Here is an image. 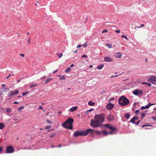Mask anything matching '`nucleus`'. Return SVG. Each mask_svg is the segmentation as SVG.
I'll return each mask as SVG.
<instances>
[{
	"mask_svg": "<svg viewBox=\"0 0 156 156\" xmlns=\"http://www.w3.org/2000/svg\"><path fill=\"white\" fill-rule=\"evenodd\" d=\"M148 81L149 82L156 85V77L154 76H151L148 80Z\"/></svg>",
	"mask_w": 156,
	"mask_h": 156,
	"instance_id": "obj_7",
	"label": "nucleus"
},
{
	"mask_svg": "<svg viewBox=\"0 0 156 156\" xmlns=\"http://www.w3.org/2000/svg\"><path fill=\"white\" fill-rule=\"evenodd\" d=\"M11 76V74H9V76H8V77H7L6 78L7 79H8L9 78V77H10Z\"/></svg>",
	"mask_w": 156,
	"mask_h": 156,
	"instance_id": "obj_61",
	"label": "nucleus"
},
{
	"mask_svg": "<svg viewBox=\"0 0 156 156\" xmlns=\"http://www.w3.org/2000/svg\"><path fill=\"white\" fill-rule=\"evenodd\" d=\"M74 66V65L73 64H72L70 66L71 67H73Z\"/></svg>",
	"mask_w": 156,
	"mask_h": 156,
	"instance_id": "obj_58",
	"label": "nucleus"
},
{
	"mask_svg": "<svg viewBox=\"0 0 156 156\" xmlns=\"http://www.w3.org/2000/svg\"><path fill=\"white\" fill-rule=\"evenodd\" d=\"M56 133H54L52 135H50L49 136L51 138L54 137H55V136L56 135Z\"/></svg>",
	"mask_w": 156,
	"mask_h": 156,
	"instance_id": "obj_31",
	"label": "nucleus"
},
{
	"mask_svg": "<svg viewBox=\"0 0 156 156\" xmlns=\"http://www.w3.org/2000/svg\"><path fill=\"white\" fill-rule=\"evenodd\" d=\"M77 106L73 107L69 109V111L70 112H72L74 111H76L77 110Z\"/></svg>",
	"mask_w": 156,
	"mask_h": 156,
	"instance_id": "obj_16",
	"label": "nucleus"
},
{
	"mask_svg": "<svg viewBox=\"0 0 156 156\" xmlns=\"http://www.w3.org/2000/svg\"><path fill=\"white\" fill-rule=\"evenodd\" d=\"M53 79L52 78H49L44 80V84H46L48 83V82L51 81Z\"/></svg>",
	"mask_w": 156,
	"mask_h": 156,
	"instance_id": "obj_18",
	"label": "nucleus"
},
{
	"mask_svg": "<svg viewBox=\"0 0 156 156\" xmlns=\"http://www.w3.org/2000/svg\"><path fill=\"white\" fill-rule=\"evenodd\" d=\"M2 87H4L5 86V84H2Z\"/></svg>",
	"mask_w": 156,
	"mask_h": 156,
	"instance_id": "obj_63",
	"label": "nucleus"
},
{
	"mask_svg": "<svg viewBox=\"0 0 156 156\" xmlns=\"http://www.w3.org/2000/svg\"><path fill=\"white\" fill-rule=\"evenodd\" d=\"M152 119H155V120H156V119H155V117L154 116H153V117H152Z\"/></svg>",
	"mask_w": 156,
	"mask_h": 156,
	"instance_id": "obj_62",
	"label": "nucleus"
},
{
	"mask_svg": "<svg viewBox=\"0 0 156 156\" xmlns=\"http://www.w3.org/2000/svg\"><path fill=\"white\" fill-rule=\"evenodd\" d=\"M28 93V92H25V93H23L22 94V95H23V96H24L25 95L27 94V93Z\"/></svg>",
	"mask_w": 156,
	"mask_h": 156,
	"instance_id": "obj_42",
	"label": "nucleus"
},
{
	"mask_svg": "<svg viewBox=\"0 0 156 156\" xmlns=\"http://www.w3.org/2000/svg\"><path fill=\"white\" fill-rule=\"evenodd\" d=\"M82 46V45H78L77 47V48H80Z\"/></svg>",
	"mask_w": 156,
	"mask_h": 156,
	"instance_id": "obj_54",
	"label": "nucleus"
},
{
	"mask_svg": "<svg viewBox=\"0 0 156 156\" xmlns=\"http://www.w3.org/2000/svg\"><path fill=\"white\" fill-rule=\"evenodd\" d=\"M119 103L121 106H123L129 105V101L126 97L122 96L119 99Z\"/></svg>",
	"mask_w": 156,
	"mask_h": 156,
	"instance_id": "obj_3",
	"label": "nucleus"
},
{
	"mask_svg": "<svg viewBox=\"0 0 156 156\" xmlns=\"http://www.w3.org/2000/svg\"><path fill=\"white\" fill-rule=\"evenodd\" d=\"M133 93L136 95H141L143 94V92L142 90L136 89L133 91Z\"/></svg>",
	"mask_w": 156,
	"mask_h": 156,
	"instance_id": "obj_9",
	"label": "nucleus"
},
{
	"mask_svg": "<svg viewBox=\"0 0 156 156\" xmlns=\"http://www.w3.org/2000/svg\"><path fill=\"white\" fill-rule=\"evenodd\" d=\"M107 120L108 121L111 122L114 120V116L111 114H109L107 116Z\"/></svg>",
	"mask_w": 156,
	"mask_h": 156,
	"instance_id": "obj_12",
	"label": "nucleus"
},
{
	"mask_svg": "<svg viewBox=\"0 0 156 156\" xmlns=\"http://www.w3.org/2000/svg\"><path fill=\"white\" fill-rule=\"evenodd\" d=\"M58 71V69H57L56 70H55L54 71H53V72H52V73H56Z\"/></svg>",
	"mask_w": 156,
	"mask_h": 156,
	"instance_id": "obj_51",
	"label": "nucleus"
},
{
	"mask_svg": "<svg viewBox=\"0 0 156 156\" xmlns=\"http://www.w3.org/2000/svg\"><path fill=\"white\" fill-rule=\"evenodd\" d=\"M46 78V77L45 76H43V77H41V78H40V79L41 80H43L44 79H45Z\"/></svg>",
	"mask_w": 156,
	"mask_h": 156,
	"instance_id": "obj_37",
	"label": "nucleus"
},
{
	"mask_svg": "<svg viewBox=\"0 0 156 156\" xmlns=\"http://www.w3.org/2000/svg\"><path fill=\"white\" fill-rule=\"evenodd\" d=\"M51 127V126H46L45 128V129H47L48 128H50Z\"/></svg>",
	"mask_w": 156,
	"mask_h": 156,
	"instance_id": "obj_44",
	"label": "nucleus"
},
{
	"mask_svg": "<svg viewBox=\"0 0 156 156\" xmlns=\"http://www.w3.org/2000/svg\"><path fill=\"white\" fill-rule=\"evenodd\" d=\"M12 112V110L9 108H7L6 109V112L7 113H9Z\"/></svg>",
	"mask_w": 156,
	"mask_h": 156,
	"instance_id": "obj_24",
	"label": "nucleus"
},
{
	"mask_svg": "<svg viewBox=\"0 0 156 156\" xmlns=\"http://www.w3.org/2000/svg\"><path fill=\"white\" fill-rule=\"evenodd\" d=\"M104 61L108 62H112L113 61L112 58L108 56H106L104 58Z\"/></svg>",
	"mask_w": 156,
	"mask_h": 156,
	"instance_id": "obj_14",
	"label": "nucleus"
},
{
	"mask_svg": "<svg viewBox=\"0 0 156 156\" xmlns=\"http://www.w3.org/2000/svg\"><path fill=\"white\" fill-rule=\"evenodd\" d=\"M146 115V113H143L141 114V119H143V118L145 117Z\"/></svg>",
	"mask_w": 156,
	"mask_h": 156,
	"instance_id": "obj_25",
	"label": "nucleus"
},
{
	"mask_svg": "<svg viewBox=\"0 0 156 156\" xmlns=\"http://www.w3.org/2000/svg\"><path fill=\"white\" fill-rule=\"evenodd\" d=\"M108 31V30L106 29H105V30H103L102 32V33H105V32H107Z\"/></svg>",
	"mask_w": 156,
	"mask_h": 156,
	"instance_id": "obj_39",
	"label": "nucleus"
},
{
	"mask_svg": "<svg viewBox=\"0 0 156 156\" xmlns=\"http://www.w3.org/2000/svg\"><path fill=\"white\" fill-rule=\"evenodd\" d=\"M22 79V78H20V80H19L18 81H17V82H20L21 80Z\"/></svg>",
	"mask_w": 156,
	"mask_h": 156,
	"instance_id": "obj_59",
	"label": "nucleus"
},
{
	"mask_svg": "<svg viewBox=\"0 0 156 156\" xmlns=\"http://www.w3.org/2000/svg\"><path fill=\"white\" fill-rule=\"evenodd\" d=\"M147 126H152L151 125H144L142 126V127L144 128L145 127Z\"/></svg>",
	"mask_w": 156,
	"mask_h": 156,
	"instance_id": "obj_34",
	"label": "nucleus"
},
{
	"mask_svg": "<svg viewBox=\"0 0 156 156\" xmlns=\"http://www.w3.org/2000/svg\"><path fill=\"white\" fill-rule=\"evenodd\" d=\"M140 121L139 120V121H138V122H135V123L136 125H139V123H140Z\"/></svg>",
	"mask_w": 156,
	"mask_h": 156,
	"instance_id": "obj_38",
	"label": "nucleus"
},
{
	"mask_svg": "<svg viewBox=\"0 0 156 156\" xmlns=\"http://www.w3.org/2000/svg\"><path fill=\"white\" fill-rule=\"evenodd\" d=\"M87 55H83L82 56V58L87 57Z\"/></svg>",
	"mask_w": 156,
	"mask_h": 156,
	"instance_id": "obj_41",
	"label": "nucleus"
},
{
	"mask_svg": "<svg viewBox=\"0 0 156 156\" xmlns=\"http://www.w3.org/2000/svg\"><path fill=\"white\" fill-rule=\"evenodd\" d=\"M147 82H142L141 83L142 84H147Z\"/></svg>",
	"mask_w": 156,
	"mask_h": 156,
	"instance_id": "obj_50",
	"label": "nucleus"
},
{
	"mask_svg": "<svg viewBox=\"0 0 156 156\" xmlns=\"http://www.w3.org/2000/svg\"><path fill=\"white\" fill-rule=\"evenodd\" d=\"M74 119L72 118L68 119L62 125V126L68 129H73L72 126Z\"/></svg>",
	"mask_w": 156,
	"mask_h": 156,
	"instance_id": "obj_2",
	"label": "nucleus"
},
{
	"mask_svg": "<svg viewBox=\"0 0 156 156\" xmlns=\"http://www.w3.org/2000/svg\"><path fill=\"white\" fill-rule=\"evenodd\" d=\"M155 104H152L151 103H149L147 105H146L145 106H142L140 108V109H147V108H148L150 107V106H152V105H154Z\"/></svg>",
	"mask_w": 156,
	"mask_h": 156,
	"instance_id": "obj_13",
	"label": "nucleus"
},
{
	"mask_svg": "<svg viewBox=\"0 0 156 156\" xmlns=\"http://www.w3.org/2000/svg\"><path fill=\"white\" fill-rule=\"evenodd\" d=\"M94 130L90 132V133H93V132H95L96 133V134L97 135H100L102 133V132H100L98 131H94V129H93Z\"/></svg>",
	"mask_w": 156,
	"mask_h": 156,
	"instance_id": "obj_19",
	"label": "nucleus"
},
{
	"mask_svg": "<svg viewBox=\"0 0 156 156\" xmlns=\"http://www.w3.org/2000/svg\"><path fill=\"white\" fill-rule=\"evenodd\" d=\"M106 46L109 48H111L112 47V45L110 44H107Z\"/></svg>",
	"mask_w": 156,
	"mask_h": 156,
	"instance_id": "obj_26",
	"label": "nucleus"
},
{
	"mask_svg": "<svg viewBox=\"0 0 156 156\" xmlns=\"http://www.w3.org/2000/svg\"><path fill=\"white\" fill-rule=\"evenodd\" d=\"M144 24H142V25H141V27H137L138 28H140V27H144Z\"/></svg>",
	"mask_w": 156,
	"mask_h": 156,
	"instance_id": "obj_45",
	"label": "nucleus"
},
{
	"mask_svg": "<svg viewBox=\"0 0 156 156\" xmlns=\"http://www.w3.org/2000/svg\"><path fill=\"white\" fill-rule=\"evenodd\" d=\"M122 55L120 52L116 53L115 54L114 56L116 58H120L121 57Z\"/></svg>",
	"mask_w": 156,
	"mask_h": 156,
	"instance_id": "obj_17",
	"label": "nucleus"
},
{
	"mask_svg": "<svg viewBox=\"0 0 156 156\" xmlns=\"http://www.w3.org/2000/svg\"><path fill=\"white\" fill-rule=\"evenodd\" d=\"M30 37H29L28 39V44H30Z\"/></svg>",
	"mask_w": 156,
	"mask_h": 156,
	"instance_id": "obj_52",
	"label": "nucleus"
},
{
	"mask_svg": "<svg viewBox=\"0 0 156 156\" xmlns=\"http://www.w3.org/2000/svg\"><path fill=\"white\" fill-rule=\"evenodd\" d=\"M58 147H59V148H60V147H61V145L60 144H59V145L58 146Z\"/></svg>",
	"mask_w": 156,
	"mask_h": 156,
	"instance_id": "obj_60",
	"label": "nucleus"
},
{
	"mask_svg": "<svg viewBox=\"0 0 156 156\" xmlns=\"http://www.w3.org/2000/svg\"><path fill=\"white\" fill-rule=\"evenodd\" d=\"M4 127V126L3 123L0 122V129H3Z\"/></svg>",
	"mask_w": 156,
	"mask_h": 156,
	"instance_id": "obj_22",
	"label": "nucleus"
},
{
	"mask_svg": "<svg viewBox=\"0 0 156 156\" xmlns=\"http://www.w3.org/2000/svg\"><path fill=\"white\" fill-rule=\"evenodd\" d=\"M102 133H103L105 135H107L108 134V132H107L105 130H104L102 132Z\"/></svg>",
	"mask_w": 156,
	"mask_h": 156,
	"instance_id": "obj_27",
	"label": "nucleus"
},
{
	"mask_svg": "<svg viewBox=\"0 0 156 156\" xmlns=\"http://www.w3.org/2000/svg\"><path fill=\"white\" fill-rule=\"evenodd\" d=\"M57 146H52L51 147V148H53V147H56Z\"/></svg>",
	"mask_w": 156,
	"mask_h": 156,
	"instance_id": "obj_64",
	"label": "nucleus"
},
{
	"mask_svg": "<svg viewBox=\"0 0 156 156\" xmlns=\"http://www.w3.org/2000/svg\"><path fill=\"white\" fill-rule=\"evenodd\" d=\"M71 69L70 68H68L65 70V72L66 73H68L71 70Z\"/></svg>",
	"mask_w": 156,
	"mask_h": 156,
	"instance_id": "obj_28",
	"label": "nucleus"
},
{
	"mask_svg": "<svg viewBox=\"0 0 156 156\" xmlns=\"http://www.w3.org/2000/svg\"><path fill=\"white\" fill-rule=\"evenodd\" d=\"M88 105L90 106H94L95 105V103L94 102L92 101H89L88 102Z\"/></svg>",
	"mask_w": 156,
	"mask_h": 156,
	"instance_id": "obj_20",
	"label": "nucleus"
},
{
	"mask_svg": "<svg viewBox=\"0 0 156 156\" xmlns=\"http://www.w3.org/2000/svg\"><path fill=\"white\" fill-rule=\"evenodd\" d=\"M14 149L13 147L11 146H9L6 147V152L7 153H11L13 152Z\"/></svg>",
	"mask_w": 156,
	"mask_h": 156,
	"instance_id": "obj_8",
	"label": "nucleus"
},
{
	"mask_svg": "<svg viewBox=\"0 0 156 156\" xmlns=\"http://www.w3.org/2000/svg\"><path fill=\"white\" fill-rule=\"evenodd\" d=\"M115 32L117 33H119L120 32V31L119 30H116Z\"/></svg>",
	"mask_w": 156,
	"mask_h": 156,
	"instance_id": "obj_46",
	"label": "nucleus"
},
{
	"mask_svg": "<svg viewBox=\"0 0 156 156\" xmlns=\"http://www.w3.org/2000/svg\"><path fill=\"white\" fill-rule=\"evenodd\" d=\"M147 85L149 87H151V83H147Z\"/></svg>",
	"mask_w": 156,
	"mask_h": 156,
	"instance_id": "obj_49",
	"label": "nucleus"
},
{
	"mask_svg": "<svg viewBox=\"0 0 156 156\" xmlns=\"http://www.w3.org/2000/svg\"><path fill=\"white\" fill-rule=\"evenodd\" d=\"M118 76V75H113V76H111V77H110V78H113L115 77H116L117 76Z\"/></svg>",
	"mask_w": 156,
	"mask_h": 156,
	"instance_id": "obj_36",
	"label": "nucleus"
},
{
	"mask_svg": "<svg viewBox=\"0 0 156 156\" xmlns=\"http://www.w3.org/2000/svg\"><path fill=\"white\" fill-rule=\"evenodd\" d=\"M20 56H22V57H24V54H20Z\"/></svg>",
	"mask_w": 156,
	"mask_h": 156,
	"instance_id": "obj_53",
	"label": "nucleus"
},
{
	"mask_svg": "<svg viewBox=\"0 0 156 156\" xmlns=\"http://www.w3.org/2000/svg\"><path fill=\"white\" fill-rule=\"evenodd\" d=\"M106 126H107V128L110 129L111 131L110 132H108V134H112L113 132L115 130H116L117 128L114 127L113 126H111L109 124H107L105 125Z\"/></svg>",
	"mask_w": 156,
	"mask_h": 156,
	"instance_id": "obj_6",
	"label": "nucleus"
},
{
	"mask_svg": "<svg viewBox=\"0 0 156 156\" xmlns=\"http://www.w3.org/2000/svg\"><path fill=\"white\" fill-rule=\"evenodd\" d=\"M19 92V90H16L14 91H11L8 93V95L9 96L13 95H16Z\"/></svg>",
	"mask_w": 156,
	"mask_h": 156,
	"instance_id": "obj_10",
	"label": "nucleus"
},
{
	"mask_svg": "<svg viewBox=\"0 0 156 156\" xmlns=\"http://www.w3.org/2000/svg\"><path fill=\"white\" fill-rule=\"evenodd\" d=\"M139 111L138 110H136L135 111V113L136 114L138 115Z\"/></svg>",
	"mask_w": 156,
	"mask_h": 156,
	"instance_id": "obj_40",
	"label": "nucleus"
},
{
	"mask_svg": "<svg viewBox=\"0 0 156 156\" xmlns=\"http://www.w3.org/2000/svg\"><path fill=\"white\" fill-rule=\"evenodd\" d=\"M130 114L129 113H127L125 115V117L126 119H129L130 117Z\"/></svg>",
	"mask_w": 156,
	"mask_h": 156,
	"instance_id": "obj_23",
	"label": "nucleus"
},
{
	"mask_svg": "<svg viewBox=\"0 0 156 156\" xmlns=\"http://www.w3.org/2000/svg\"><path fill=\"white\" fill-rule=\"evenodd\" d=\"M105 116V114H101L96 115L94 117V119H97L100 123L104 122Z\"/></svg>",
	"mask_w": 156,
	"mask_h": 156,
	"instance_id": "obj_4",
	"label": "nucleus"
},
{
	"mask_svg": "<svg viewBox=\"0 0 156 156\" xmlns=\"http://www.w3.org/2000/svg\"><path fill=\"white\" fill-rule=\"evenodd\" d=\"M37 86V84H35V85H33V84H32L31 85V87H32L34 86Z\"/></svg>",
	"mask_w": 156,
	"mask_h": 156,
	"instance_id": "obj_55",
	"label": "nucleus"
},
{
	"mask_svg": "<svg viewBox=\"0 0 156 156\" xmlns=\"http://www.w3.org/2000/svg\"><path fill=\"white\" fill-rule=\"evenodd\" d=\"M104 65L103 64L99 65L97 67V68L99 69H101L104 67Z\"/></svg>",
	"mask_w": 156,
	"mask_h": 156,
	"instance_id": "obj_21",
	"label": "nucleus"
},
{
	"mask_svg": "<svg viewBox=\"0 0 156 156\" xmlns=\"http://www.w3.org/2000/svg\"><path fill=\"white\" fill-rule=\"evenodd\" d=\"M57 54L58 55V57L59 58H60L62 57V53H60L59 54H58V53H57Z\"/></svg>",
	"mask_w": 156,
	"mask_h": 156,
	"instance_id": "obj_30",
	"label": "nucleus"
},
{
	"mask_svg": "<svg viewBox=\"0 0 156 156\" xmlns=\"http://www.w3.org/2000/svg\"><path fill=\"white\" fill-rule=\"evenodd\" d=\"M39 109H41V110L42 109V107L41 105L39 106V108H38V110H39Z\"/></svg>",
	"mask_w": 156,
	"mask_h": 156,
	"instance_id": "obj_48",
	"label": "nucleus"
},
{
	"mask_svg": "<svg viewBox=\"0 0 156 156\" xmlns=\"http://www.w3.org/2000/svg\"><path fill=\"white\" fill-rule=\"evenodd\" d=\"M138 119V117H134L130 121V122L133 124H135V121L137 120Z\"/></svg>",
	"mask_w": 156,
	"mask_h": 156,
	"instance_id": "obj_15",
	"label": "nucleus"
},
{
	"mask_svg": "<svg viewBox=\"0 0 156 156\" xmlns=\"http://www.w3.org/2000/svg\"><path fill=\"white\" fill-rule=\"evenodd\" d=\"M93 130V129H89L85 130L80 131H76L73 133V136L75 137H77L79 136H85L87 135L89 133Z\"/></svg>",
	"mask_w": 156,
	"mask_h": 156,
	"instance_id": "obj_1",
	"label": "nucleus"
},
{
	"mask_svg": "<svg viewBox=\"0 0 156 156\" xmlns=\"http://www.w3.org/2000/svg\"><path fill=\"white\" fill-rule=\"evenodd\" d=\"M46 122L48 123H50H50H51V122L49 120H46Z\"/></svg>",
	"mask_w": 156,
	"mask_h": 156,
	"instance_id": "obj_47",
	"label": "nucleus"
},
{
	"mask_svg": "<svg viewBox=\"0 0 156 156\" xmlns=\"http://www.w3.org/2000/svg\"><path fill=\"white\" fill-rule=\"evenodd\" d=\"M114 107V105L113 104L111 103H109L107 105L106 108L107 110H111Z\"/></svg>",
	"mask_w": 156,
	"mask_h": 156,
	"instance_id": "obj_11",
	"label": "nucleus"
},
{
	"mask_svg": "<svg viewBox=\"0 0 156 156\" xmlns=\"http://www.w3.org/2000/svg\"><path fill=\"white\" fill-rule=\"evenodd\" d=\"M24 108V107L22 106L18 108V109L19 111H21Z\"/></svg>",
	"mask_w": 156,
	"mask_h": 156,
	"instance_id": "obj_29",
	"label": "nucleus"
},
{
	"mask_svg": "<svg viewBox=\"0 0 156 156\" xmlns=\"http://www.w3.org/2000/svg\"><path fill=\"white\" fill-rule=\"evenodd\" d=\"M83 47H86L87 46V42H86L83 44Z\"/></svg>",
	"mask_w": 156,
	"mask_h": 156,
	"instance_id": "obj_33",
	"label": "nucleus"
},
{
	"mask_svg": "<svg viewBox=\"0 0 156 156\" xmlns=\"http://www.w3.org/2000/svg\"><path fill=\"white\" fill-rule=\"evenodd\" d=\"M101 123L98 121L97 119L91 120L90 122V126L94 128L100 126Z\"/></svg>",
	"mask_w": 156,
	"mask_h": 156,
	"instance_id": "obj_5",
	"label": "nucleus"
},
{
	"mask_svg": "<svg viewBox=\"0 0 156 156\" xmlns=\"http://www.w3.org/2000/svg\"><path fill=\"white\" fill-rule=\"evenodd\" d=\"M19 103L16 101H14V102H13V103L14 104H18Z\"/></svg>",
	"mask_w": 156,
	"mask_h": 156,
	"instance_id": "obj_57",
	"label": "nucleus"
},
{
	"mask_svg": "<svg viewBox=\"0 0 156 156\" xmlns=\"http://www.w3.org/2000/svg\"><path fill=\"white\" fill-rule=\"evenodd\" d=\"M122 38H123V37L125 38L126 40H128V39H129V38H128L126 36L122 35Z\"/></svg>",
	"mask_w": 156,
	"mask_h": 156,
	"instance_id": "obj_35",
	"label": "nucleus"
},
{
	"mask_svg": "<svg viewBox=\"0 0 156 156\" xmlns=\"http://www.w3.org/2000/svg\"><path fill=\"white\" fill-rule=\"evenodd\" d=\"M93 110V109H90L89 110H87V112H91V111H92Z\"/></svg>",
	"mask_w": 156,
	"mask_h": 156,
	"instance_id": "obj_56",
	"label": "nucleus"
},
{
	"mask_svg": "<svg viewBox=\"0 0 156 156\" xmlns=\"http://www.w3.org/2000/svg\"><path fill=\"white\" fill-rule=\"evenodd\" d=\"M3 151V148L2 147H0V152H2Z\"/></svg>",
	"mask_w": 156,
	"mask_h": 156,
	"instance_id": "obj_43",
	"label": "nucleus"
},
{
	"mask_svg": "<svg viewBox=\"0 0 156 156\" xmlns=\"http://www.w3.org/2000/svg\"><path fill=\"white\" fill-rule=\"evenodd\" d=\"M66 78L64 76H62L60 78V80H64Z\"/></svg>",
	"mask_w": 156,
	"mask_h": 156,
	"instance_id": "obj_32",
	"label": "nucleus"
}]
</instances>
